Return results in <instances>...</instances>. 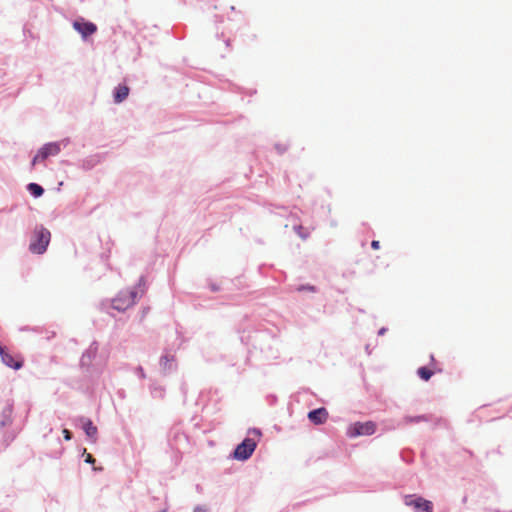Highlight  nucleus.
<instances>
[{"instance_id":"f257e3e1","label":"nucleus","mask_w":512,"mask_h":512,"mask_svg":"<svg viewBox=\"0 0 512 512\" xmlns=\"http://www.w3.org/2000/svg\"><path fill=\"white\" fill-rule=\"evenodd\" d=\"M144 293V288L139 283L138 286L120 291L112 299V307L117 311H125L136 303L137 298Z\"/></svg>"},{"instance_id":"f03ea898","label":"nucleus","mask_w":512,"mask_h":512,"mask_svg":"<svg viewBox=\"0 0 512 512\" xmlns=\"http://www.w3.org/2000/svg\"><path fill=\"white\" fill-rule=\"evenodd\" d=\"M51 234L44 227H38L34 230L29 249L32 253L43 254L50 242Z\"/></svg>"},{"instance_id":"7ed1b4c3","label":"nucleus","mask_w":512,"mask_h":512,"mask_svg":"<svg viewBox=\"0 0 512 512\" xmlns=\"http://www.w3.org/2000/svg\"><path fill=\"white\" fill-rule=\"evenodd\" d=\"M257 446L254 438H245L234 450V458L237 460H247L255 451Z\"/></svg>"},{"instance_id":"20e7f679","label":"nucleus","mask_w":512,"mask_h":512,"mask_svg":"<svg viewBox=\"0 0 512 512\" xmlns=\"http://www.w3.org/2000/svg\"><path fill=\"white\" fill-rule=\"evenodd\" d=\"M375 431L376 425L372 421H367L364 423L356 422L348 428L347 435L354 438L362 435H372L375 433Z\"/></svg>"},{"instance_id":"39448f33","label":"nucleus","mask_w":512,"mask_h":512,"mask_svg":"<svg viewBox=\"0 0 512 512\" xmlns=\"http://www.w3.org/2000/svg\"><path fill=\"white\" fill-rule=\"evenodd\" d=\"M404 502L407 506H412L417 510H421L423 512H433L432 502L422 497L407 495L404 498Z\"/></svg>"},{"instance_id":"423d86ee","label":"nucleus","mask_w":512,"mask_h":512,"mask_svg":"<svg viewBox=\"0 0 512 512\" xmlns=\"http://www.w3.org/2000/svg\"><path fill=\"white\" fill-rule=\"evenodd\" d=\"M59 151L60 147L57 143L45 144L33 158L32 165H35L38 161L45 160L49 156L57 155Z\"/></svg>"},{"instance_id":"0eeeda50","label":"nucleus","mask_w":512,"mask_h":512,"mask_svg":"<svg viewBox=\"0 0 512 512\" xmlns=\"http://www.w3.org/2000/svg\"><path fill=\"white\" fill-rule=\"evenodd\" d=\"M0 356L2 359V362L15 370L20 369L23 366V359L19 356L14 357L10 353H8L4 347L0 345Z\"/></svg>"},{"instance_id":"6e6552de","label":"nucleus","mask_w":512,"mask_h":512,"mask_svg":"<svg viewBox=\"0 0 512 512\" xmlns=\"http://www.w3.org/2000/svg\"><path fill=\"white\" fill-rule=\"evenodd\" d=\"M73 28L79 32L83 38H86L97 31V26L92 22L76 20L73 22Z\"/></svg>"},{"instance_id":"1a4fd4ad","label":"nucleus","mask_w":512,"mask_h":512,"mask_svg":"<svg viewBox=\"0 0 512 512\" xmlns=\"http://www.w3.org/2000/svg\"><path fill=\"white\" fill-rule=\"evenodd\" d=\"M309 420L315 425L323 424L328 419V412L325 408H318L308 413Z\"/></svg>"},{"instance_id":"9d476101","label":"nucleus","mask_w":512,"mask_h":512,"mask_svg":"<svg viewBox=\"0 0 512 512\" xmlns=\"http://www.w3.org/2000/svg\"><path fill=\"white\" fill-rule=\"evenodd\" d=\"M129 95V87L126 85H119L115 88L114 92V102L121 103L123 102Z\"/></svg>"},{"instance_id":"9b49d317","label":"nucleus","mask_w":512,"mask_h":512,"mask_svg":"<svg viewBox=\"0 0 512 512\" xmlns=\"http://www.w3.org/2000/svg\"><path fill=\"white\" fill-rule=\"evenodd\" d=\"M83 429L89 438H91L93 441L96 440L98 430L91 420L88 419L85 421Z\"/></svg>"},{"instance_id":"f8f14e48","label":"nucleus","mask_w":512,"mask_h":512,"mask_svg":"<svg viewBox=\"0 0 512 512\" xmlns=\"http://www.w3.org/2000/svg\"><path fill=\"white\" fill-rule=\"evenodd\" d=\"M417 374L422 380L428 381L434 374V371L427 367H420L417 370Z\"/></svg>"},{"instance_id":"ddd939ff","label":"nucleus","mask_w":512,"mask_h":512,"mask_svg":"<svg viewBox=\"0 0 512 512\" xmlns=\"http://www.w3.org/2000/svg\"><path fill=\"white\" fill-rule=\"evenodd\" d=\"M96 353V348H90L81 358L82 365H89Z\"/></svg>"},{"instance_id":"4468645a","label":"nucleus","mask_w":512,"mask_h":512,"mask_svg":"<svg viewBox=\"0 0 512 512\" xmlns=\"http://www.w3.org/2000/svg\"><path fill=\"white\" fill-rule=\"evenodd\" d=\"M28 190L35 197H40L44 193V189L40 185H38L36 183H30L28 185Z\"/></svg>"},{"instance_id":"2eb2a0df","label":"nucleus","mask_w":512,"mask_h":512,"mask_svg":"<svg viewBox=\"0 0 512 512\" xmlns=\"http://www.w3.org/2000/svg\"><path fill=\"white\" fill-rule=\"evenodd\" d=\"M295 231L303 239H306L309 235L308 231L305 230L304 227L301 225L295 227Z\"/></svg>"},{"instance_id":"dca6fc26","label":"nucleus","mask_w":512,"mask_h":512,"mask_svg":"<svg viewBox=\"0 0 512 512\" xmlns=\"http://www.w3.org/2000/svg\"><path fill=\"white\" fill-rule=\"evenodd\" d=\"M63 435H64L65 440H67V441L71 440V438H72L71 432L67 429L63 430Z\"/></svg>"},{"instance_id":"f3484780","label":"nucleus","mask_w":512,"mask_h":512,"mask_svg":"<svg viewBox=\"0 0 512 512\" xmlns=\"http://www.w3.org/2000/svg\"><path fill=\"white\" fill-rule=\"evenodd\" d=\"M85 461L87 463L94 464L95 463V458L91 454H87Z\"/></svg>"},{"instance_id":"a211bd4d","label":"nucleus","mask_w":512,"mask_h":512,"mask_svg":"<svg viewBox=\"0 0 512 512\" xmlns=\"http://www.w3.org/2000/svg\"><path fill=\"white\" fill-rule=\"evenodd\" d=\"M371 247H372L373 249H375V250H376V249H379V247H380V243H379V241H377V240H373V241L371 242Z\"/></svg>"},{"instance_id":"6ab92c4d","label":"nucleus","mask_w":512,"mask_h":512,"mask_svg":"<svg viewBox=\"0 0 512 512\" xmlns=\"http://www.w3.org/2000/svg\"><path fill=\"white\" fill-rule=\"evenodd\" d=\"M251 434L255 435L256 437H260L261 436V432L257 429H253L250 431Z\"/></svg>"},{"instance_id":"aec40b11","label":"nucleus","mask_w":512,"mask_h":512,"mask_svg":"<svg viewBox=\"0 0 512 512\" xmlns=\"http://www.w3.org/2000/svg\"><path fill=\"white\" fill-rule=\"evenodd\" d=\"M138 372H139V375L141 376V378H145V373L143 371V368L142 367H139L138 368Z\"/></svg>"},{"instance_id":"412c9836","label":"nucleus","mask_w":512,"mask_h":512,"mask_svg":"<svg viewBox=\"0 0 512 512\" xmlns=\"http://www.w3.org/2000/svg\"><path fill=\"white\" fill-rule=\"evenodd\" d=\"M194 512H205V510L203 508H201V507H196L194 509Z\"/></svg>"},{"instance_id":"4be33fe9","label":"nucleus","mask_w":512,"mask_h":512,"mask_svg":"<svg viewBox=\"0 0 512 512\" xmlns=\"http://www.w3.org/2000/svg\"><path fill=\"white\" fill-rule=\"evenodd\" d=\"M431 362H432V365H434L435 358H434V356H433V355L431 356Z\"/></svg>"},{"instance_id":"5701e85b","label":"nucleus","mask_w":512,"mask_h":512,"mask_svg":"<svg viewBox=\"0 0 512 512\" xmlns=\"http://www.w3.org/2000/svg\"><path fill=\"white\" fill-rule=\"evenodd\" d=\"M308 290L315 291V288L314 287H308Z\"/></svg>"}]
</instances>
